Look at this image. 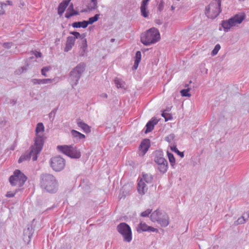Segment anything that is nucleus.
<instances>
[{"label":"nucleus","instance_id":"obj_1","mask_svg":"<svg viewBox=\"0 0 249 249\" xmlns=\"http://www.w3.org/2000/svg\"><path fill=\"white\" fill-rule=\"evenodd\" d=\"M44 131V126L42 123L37 124L36 128V137L35 144L31 147L29 153L26 155H21L19 158L18 162L21 163L24 160H29L33 157V160H36L37 159V155L41 151L44 142L45 137L44 135H41L39 133Z\"/></svg>","mask_w":249,"mask_h":249},{"label":"nucleus","instance_id":"obj_2","mask_svg":"<svg viewBox=\"0 0 249 249\" xmlns=\"http://www.w3.org/2000/svg\"><path fill=\"white\" fill-rule=\"evenodd\" d=\"M39 185L42 189L50 193H56L58 188V183L55 177L48 173H43L40 176Z\"/></svg>","mask_w":249,"mask_h":249},{"label":"nucleus","instance_id":"obj_3","mask_svg":"<svg viewBox=\"0 0 249 249\" xmlns=\"http://www.w3.org/2000/svg\"><path fill=\"white\" fill-rule=\"evenodd\" d=\"M160 38V32L155 27L151 28L141 35V41L146 46L157 42Z\"/></svg>","mask_w":249,"mask_h":249},{"label":"nucleus","instance_id":"obj_4","mask_svg":"<svg viewBox=\"0 0 249 249\" xmlns=\"http://www.w3.org/2000/svg\"><path fill=\"white\" fill-rule=\"evenodd\" d=\"M246 14L244 13H240L235 15L228 20H222V27L225 32H227L231 27L235 26L237 24H240L246 18Z\"/></svg>","mask_w":249,"mask_h":249},{"label":"nucleus","instance_id":"obj_5","mask_svg":"<svg viewBox=\"0 0 249 249\" xmlns=\"http://www.w3.org/2000/svg\"><path fill=\"white\" fill-rule=\"evenodd\" d=\"M86 65L84 62H81L72 69L69 73V80L73 83L72 86L77 85L82 74L85 71Z\"/></svg>","mask_w":249,"mask_h":249},{"label":"nucleus","instance_id":"obj_6","mask_svg":"<svg viewBox=\"0 0 249 249\" xmlns=\"http://www.w3.org/2000/svg\"><path fill=\"white\" fill-rule=\"evenodd\" d=\"M221 0H213L205 8V15L211 19L216 18L221 12Z\"/></svg>","mask_w":249,"mask_h":249},{"label":"nucleus","instance_id":"obj_7","mask_svg":"<svg viewBox=\"0 0 249 249\" xmlns=\"http://www.w3.org/2000/svg\"><path fill=\"white\" fill-rule=\"evenodd\" d=\"M57 148L59 151L72 159H79L81 157V152L76 146L71 145H58Z\"/></svg>","mask_w":249,"mask_h":249},{"label":"nucleus","instance_id":"obj_8","mask_svg":"<svg viewBox=\"0 0 249 249\" xmlns=\"http://www.w3.org/2000/svg\"><path fill=\"white\" fill-rule=\"evenodd\" d=\"M27 177L19 170H16L13 175L9 177V181L12 186L18 185L19 187L23 186Z\"/></svg>","mask_w":249,"mask_h":249},{"label":"nucleus","instance_id":"obj_9","mask_svg":"<svg viewBox=\"0 0 249 249\" xmlns=\"http://www.w3.org/2000/svg\"><path fill=\"white\" fill-rule=\"evenodd\" d=\"M155 155L154 161L158 165L157 169L161 173H165L167 171L168 162L163 158V152L161 150L156 151Z\"/></svg>","mask_w":249,"mask_h":249},{"label":"nucleus","instance_id":"obj_10","mask_svg":"<svg viewBox=\"0 0 249 249\" xmlns=\"http://www.w3.org/2000/svg\"><path fill=\"white\" fill-rule=\"evenodd\" d=\"M117 230L123 237L124 241L130 242L132 240V231L130 227L126 223L122 222L117 226Z\"/></svg>","mask_w":249,"mask_h":249},{"label":"nucleus","instance_id":"obj_11","mask_svg":"<svg viewBox=\"0 0 249 249\" xmlns=\"http://www.w3.org/2000/svg\"><path fill=\"white\" fill-rule=\"evenodd\" d=\"M65 166V160L60 156L51 159V166L56 172L61 171Z\"/></svg>","mask_w":249,"mask_h":249},{"label":"nucleus","instance_id":"obj_12","mask_svg":"<svg viewBox=\"0 0 249 249\" xmlns=\"http://www.w3.org/2000/svg\"><path fill=\"white\" fill-rule=\"evenodd\" d=\"M34 232V229L32 226H28L27 229H25L23 231V240L27 244H28L33 236Z\"/></svg>","mask_w":249,"mask_h":249},{"label":"nucleus","instance_id":"obj_13","mask_svg":"<svg viewBox=\"0 0 249 249\" xmlns=\"http://www.w3.org/2000/svg\"><path fill=\"white\" fill-rule=\"evenodd\" d=\"M158 122L159 120L156 118L153 117L145 125L146 129L144 133L146 134L152 131L154 128V126L158 124Z\"/></svg>","mask_w":249,"mask_h":249},{"label":"nucleus","instance_id":"obj_14","mask_svg":"<svg viewBox=\"0 0 249 249\" xmlns=\"http://www.w3.org/2000/svg\"><path fill=\"white\" fill-rule=\"evenodd\" d=\"M150 146V140L144 139L143 140L139 146L140 150L143 153L142 155H144L148 150Z\"/></svg>","mask_w":249,"mask_h":249},{"label":"nucleus","instance_id":"obj_15","mask_svg":"<svg viewBox=\"0 0 249 249\" xmlns=\"http://www.w3.org/2000/svg\"><path fill=\"white\" fill-rule=\"evenodd\" d=\"M157 222L161 227H167L169 223V217L167 213L163 212Z\"/></svg>","mask_w":249,"mask_h":249},{"label":"nucleus","instance_id":"obj_16","mask_svg":"<svg viewBox=\"0 0 249 249\" xmlns=\"http://www.w3.org/2000/svg\"><path fill=\"white\" fill-rule=\"evenodd\" d=\"M75 43V40L73 38L72 36H69L67 38V41L66 43V46L64 49L65 52H68L71 50L72 47L74 46Z\"/></svg>","mask_w":249,"mask_h":249},{"label":"nucleus","instance_id":"obj_17","mask_svg":"<svg viewBox=\"0 0 249 249\" xmlns=\"http://www.w3.org/2000/svg\"><path fill=\"white\" fill-rule=\"evenodd\" d=\"M147 190L146 184L143 181L142 178H141L138 183L137 190L139 193L142 195H144Z\"/></svg>","mask_w":249,"mask_h":249},{"label":"nucleus","instance_id":"obj_18","mask_svg":"<svg viewBox=\"0 0 249 249\" xmlns=\"http://www.w3.org/2000/svg\"><path fill=\"white\" fill-rule=\"evenodd\" d=\"M76 123L78 126L81 127L85 133H88L90 132V127L82 121L80 119H77Z\"/></svg>","mask_w":249,"mask_h":249},{"label":"nucleus","instance_id":"obj_19","mask_svg":"<svg viewBox=\"0 0 249 249\" xmlns=\"http://www.w3.org/2000/svg\"><path fill=\"white\" fill-rule=\"evenodd\" d=\"M163 212L159 210V209L156 210L154 212H153L151 215V219L153 222H155L159 220V218H160V215L162 214Z\"/></svg>","mask_w":249,"mask_h":249},{"label":"nucleus","instance_id":"obj_20","mask_svg":"<svg viewBox=\"0 0 249 249\" xmlns=\"http://www.w3.org/2000/svg\"><path fill=\"white\" fill-rule=\"evenodd\" d=\"M134 58V64L132 67L133 70L137 69L139 63L141 60V53L140 51L136 52Z\"/></svg>","mask_w":249,"mask_h":249},{"label":"nucleus","instance_id":"obj_21","mask_svg":"<svg viewBox=\"0 0 249 249\" xmlns=\"http://www.w3.org/2000/svg\"><path fill=\"white\" fill-rule=\"evenodd\" d=\"M31 82L34 84H46L48 83H51L52 82V79H32Z\"/></svg>","mask_w":249,"mask_h":249},{"label":"nucleus","instance_id":"obj_22","mask_svg":"<svg viewBox=\"0 0 249 249\" xmlns=\"http://www.w3.org/2000/svg\"><path fill=\"white\" fill-rule=\"evenodd\" d=\"M68 6V4L67 2H65L64 0H63L58 6V14L60 16L62 15L63 13L64 12L66 8Z\"/></svg>","mask_w":249,"mask_h":249},{"label":"nucleus","instance_id":"obj_23","mask_svg":"<svg viewBox=\"0 0 249 249\" xmlns=\"http://www.w3.org/2000/svg\"><path fill=\"white\" fill-rule=\"evenodd\" d=\"M87 39H83L81 40L80 43L81 52L80 53V56H84L87 50Z\"/></svg>","mask_w":249,"mask_h":249},{"label":"nucleus","instance_id":"obj_24","mask_svg":"<svg viewBox=\"0 0 249 249\" xmlns=\"http://www.w3.org/2000/svg\"><path fill=\"white\" fill-rule=\"evenodd\" d=\"M88 26V23H87L86 20H83L82 21H76L72 24V26L73 28H86Z\"/></svg>","mask_w":249,"mask_h":249},{"label":"nucleus","instance_id":"obj_25","mask_svg":"<svg viewBox=\"0 0 249 249\" xmlns=\"http://www.w3.org/2000/svg\"><path fill=\"white\" fill-rule=\"evenodd\" d=\"M71 133L72 136L74 138L77 139V140H80L85 138V135L74 129L71 130Z\"/></svg>","mask_w":249,"mask_h":249},{"label":"nucleus","instance_id":"obj_26","mask_svg":"<svg viewBox=\"0 0 249 249\" xmlns=\"http://www.w3.org/2000/svg\"><path fill=\"white\" fill-rule=\"evenodd\" d=\"M148 226L145 223H140L137 227V231L138 232L140 233L142 231H147L148 229Z\"/></svg>","mask_w":249,"mask_h":249},{"label":"nucleus","instance_id":"obj_27","mask_svg":"<svg viewBox=\"0 0 249 249\" xmlns=\"http://www.w3.org/2000/svg\"><path fill=\"white\" fill-rule=\"evenodd\" d=\"M142 180L143 179L147 183H151L153 179V177L150 174L142 173Z\"/></svg>","mask_w":249,"mask_h":249},{"label":"nucleus","instance_id":"obj_28","mask_svg":"<svg viewBox=\"0 0 249 249\" xmlns=\"http://www.w3.org/2000/svg\"><path fill=\"white\" fill-rule=\"evenodd\" d=\"M167 155L171 166L173 168H174V165H175L176 162V159L174 157V155L172 153L169 152L168 151H167Z\"/></svg>","mask_w":249,"mask_h":249},{"label":"nucleus","instance_id":"obj_29","mask_svg":"<svg viewBox=\"0 0 249 249\" xmlns=\"http://www.w3.org/2000/svg\"><path fill=\"white\" fill-rule=\"evenodd\" d=\"M171 150L177 154L181 158H183L184 156V154L183 152L179 151L178 149L177 148V145L176 144H174L173 146L170 147Z\"/></svg>","mask_w":249,"mask_h":249},{"label":"nucleus","instance_id":"obj_30","mask_svg":"<svg viewBox=\"0 0 249 249\" xmlns=\"http://www.w3.org/2000/svg\"><path fill=\"white\" fill-rule=\"evenodd\" d=\"M91 4L88 6V9L89 11H92L93 10H95L98 7V2L97 0H90Z\"/></svg>","mask_w":249,"mask_h":249},{"label":"nucleus","instance_id":"obj_31","mask_svg":"<svg viewBox=\"0 0 249 249\" xmlns=\"http://www.w3.org/2000/svg\"><path fill=\"white\" fill-rule=\"evenodd\" d=\"M100 14H95L93 17H90L89 18L88 20H86L87 23H88V25L89 24H92L94 22L97 21L99 18Z\"/></svg>","mask_w":249,"mask_h":249},{"label":"nucleus","instance_id":"obj_32","mask_svg":"<svg viewBox=\"0 0 249 249\" xmlns=\"http://www.w3.org/2000/svg\"><path fill=\"white\" fill-rule=\"evenodd\" d=\"M79 14V12L76 10L70 11L69 12L67 11V12L65 13V17L67 18H70L73 16L78 15Z\"/></svg>","mask_w":249,"mask_h":249},{"label":"nucleus","instance_id":"obj_33","mask_svg":"<svg viewBox=\"0 0 249 249\" xmlns=\"http://www.w3.org/2000/svg\"><path fill=\"white\" fill-rule=\"evenodd\" d=\"M247 221V220L244 218V216L242 215L241 217H239L237 220L234 221V225L237 226L240 224H243Z\"/></svg>","mask_w":249,"mask_h":249},{"label":"nucleus","instance_id":"obj_34","mask_svg":"<svg viewBox=\"0 0 249 249\" xmlns=\"http://www.w3.org/2000/svg\"><path fill=\"white\" fill-rule=\"evenodd\" d=\"M140 9L142 16L144 18H147L149 15V11L147 10V7H141Z\"/></svg>","mask_w":249,"mask_h":249},{"label":"nucleus","instance_id":"obj_35","mask_svg":"<svg viewBox=\"0 0 249 249\" xmlns=\"http://www.w3.org/2000/svg\"><path fill=\"white\" fill-rule=\"evenodd\" d=\"M161 116L165 119V122L171 120L173 119L172 114L165 112V111L162 112Z\"/></svg>","mask_w":249,"mask_h":249},{"label":"nucleus","instance_id":"obj_36","mask_svg":"<svg viewBox=\"0 0 249 249\" xmlns=\"http://www.w3.org/2000/svg\"><path fill=\"white\" fill-rule=\"evenodd\" d=\"M190 90V89L189 88L186 89H183L180 90V94L184 97H190L191 94L189 93Z\"/></svg>","mask_w":249,"mask_h":249},{"label":"nucleus","instance_id":"obj_37","mask_svg":"<svg viewBox=\"0 0 249 249\" xmlns=\"http://www.w3.org/2000/svg\"><path fill=\"white\" fill-rule=\"evenodd\" d=\"M175 138V135L174 133H171L170 135L165 137V140L168 142L170 143Z\"/></svg>","mask_w":249,"mask_h":249},{"label":"nucleus","instance_id":"obj_38","mask_svg":"<svg viewBox=\"0 0 249 249\" xmlns=\"http://www.w3.org/2000/svg\"><path fill=\"white\" fill-rule=\"evenodd\" d=\"M51 70V67H45L41 69V74L44 76H47L46 72Z\"/></svg>","mask_w":249,"mask_h":249},{"label":"nucleus","instance_id":"obj_39","mask_svg":"<svg viewBox=\"0 0 249 249\" xmlns=\"http://www.w3.org/2000/svg\"><path fill=\"white\" fill-rule=\"evenodd\" d=\"M220 45L218 44H216L214 48L212 51V54L213 55H216L217 53L219 51V50H220Z\"/></svg>","mask_w":249,"mask_h":249},{"label":"nucleus","instance_id":"obj_40","mask_svg":"<svg viewBox=\"0 0 249 249\" xmlns=\"http://www.w3.org/2000/svg\"><path fill=\"white\" fill-rule=\"evenodd\" d=\"M70 34L73 36H72V37L74 38L75 41L76 39L80 38V34L78 32L72 31L71 32Z\"/></svg>","mask_w":249,"mask_h":249},{"label":"nucleus","instance_id":"obj_41","mask_svg":"<svg viewBox=\"0 0 249 249\" xmlns=\"http://www.w3.org/2000/svg\"><path fill=\"white\" fill-rule=\"evenodd\" d=\"M164 2L163 0H161L158 6V11L159 12H161L164 8Z\"/></svg>","mask_w":249,"mask_h":249},{"label":"nucleus","instance_id":"obj_42","mask_svg":"<svg viewBox=\"0 0 249 249\" xmlns=\"http://www.w3.org/2000/svg\"><path fill=\"white\" fill-rule=\"evenodd\" d=\"M114 83L115 84L116 86L118 88H124V85H123V84L120 81V80L118 79H115L114 80Z\"/></svg>","mask_w":249,"mask_h":249},{"label":"nucleus","instance_id":"obj_43","mask_svg":"<svg viewBox=\"0 0 249 249\" xmlns=\"http://www.w3.org/2000/svg\"><path fill=\"white\" fill-rule=\"evenodd\" d=\"M151 212V210L147 209L146 211L142 212L141 213V216L142 217H147Z\"/></svg>","mask_w":249,"mask_h":249},{"label":"nucleus","instance_id":"obj_44","mask_svg":"<svg viewBox=\"0 0 249 249\" xmlns=\"http://www.w3.org/2000/svg\"><path fill=\"white\" fill-rule=\"evenodd\" d=\"M3 5L6 6V4H5L4 2H0V15H4L5 13L3 8Z\"/></svg>","mask_w":249,"mask_h":249},{"label":"nucleus","instance_id":"obj_45","mask_svg":"<svg viewBox=\"0 0 249 249\" xmlns=\"http://www.w3.org/2000/svg\"><path fill=\"white\" fill-rule=\"evenodd\" d=\"M158 231H158V230L157 229L154 228H153L152 227H151V226H149L148 229H147V231L158 232Z\"/></svg>","mask_w":249,"mask_h":249},{"label":"nucleus","instance_id":"obj_46","mask_svg":"<svg viewBox=\"0 0 249 249\" xmlns=\"http://www.w3.org/2000/svg\"><path fill=\"white\" fill-rule=\"evenodd\" d=\"M150 0H143L141 3V7H147L148 2Z\"/></svg>","mask_w":249,"mask_h":249},{"label":"nucleus","instance_id":"obj_47","mask_svg":"<svg viewBox=\"0 0 249 249\" xmlns=\"http://www.w3.org/2000/svg\"><path fill=\"white\" fill-rule=\"evenodd\" d=\"M16 194V192L14 193H11V192H7L6 194V196L7 197H12L15 196Z\"/></svg>","mask_w":249,"mask_h":249},{"label":"nucleus","instance_id":"obj_48","mask_svg":"<svg viewBox=\"0 0 249 249\" xmlns=\"http://www.w3.org/2000/svg\"><path fill=\"white\" fill-rule=\"evenodd\" d=\"M243 215L244 216V218L248 221L249 218V210L245 212Z\"/></svg>","mask_w":249,"mask_h":249},{"label":"nucleus","instance_id":"obj_49","mask_svg":"<svg viewBox=\"0 0 249 249\" xmlns=\"http://www.w3.org/2000/svg\"><path fill=\"white\" fill-rule=\"evenodd\" d=\"M12 43L10 42H6L4 43L3 44V46L5 48L9 49L11 47Z\"/></svg>","mask_w":249,"mask_h":249},{"label":"nucleus","instance_id":"obj_50","mask_svg":"<svg viewBox=\"0 0 249 249\" xmlns=\"http://www.w3.org/2000/svg\"><path fill=\"white\" fill-rule=\"evenodd\" d=\"M73 10H75L74 9V8H73V3H71L67 9V11L69 12V11H73Z\"/></svg>","mask_w":249,"mask_h":249},{"label":"nucleus","instance_id":"obj_51","mask_svg":"<svg viewBox=\"0 0 249 249\" xmlns=\"http://www.w3.org/2000/svg\"><path fill=\"white\" fill-rule=\"evenodd\" d=\"M86 36V34H80V38L81 39V40H83V39H86V38H85Z\"/></svg>","mask_w":249,"mask_h":249},{"label":"nucleus","instance_id":"obj_52","mask_svg":"<svg viewBox=\"0 0 249 249\" xmlns=\"http://www.w3.org/2000/svg\"><path fill=\"white\" fill-rule=\"evenodd\" d=\"M155 23L159 25H161L162 23V21L160 19H157L155 20Z\"/></svg>","mask_w":249,"mask_h":249},{"label":"nucleus","instance_id":"obj_53","mask_svg":"<svg viewBox=\"0 0 249 249\" xmlns=\"http://www.w3.org/2000/svg\"><path fill=\"white\" fill-rule=\"evenodd\" d=\"M35 55L36 57H41L42 56V54L40 52H36Z\"/></svg>","mask_w":249,"mask_h":249},{"label":"nucleus","instance_id":"obj_54","mask_svg":"<svg viewBox=\"0 0 249 249\" xmlns=\"http://www.w3.org/2000/svg\"><path fill=\"white\" fill-rule=\"evenodd\" d=\"M100 97H101L102 98H107V93H102L100 95Z\"/></svg>","mask_w":249,"mask_h":249},{"label":"nucleus","instance_id":"obj_55","mask_svg":"<svg viewBox=\"0 0 249 249\" xmlns=\"http://www.w3.org/2000/svg\"><path fill=\"white\" fill-rule=\"evenodd\" d=\"M5 4H6L7 5H12V1L11 0H7L6 1V3H4Z\"/></svg>","mask_w":249,"mask_h":249},{"label":"nucleus","instance_id":"obj_56","mask_svg":"<svg viewBox=\"0 0 249 249\" xmlns=\"http://www.w3.org/2000/svg\"><path fill=\"white\" fill-rule=\"evenodd\" d=\"M55 110H53L50 114H49V116L50 117H51L52 116H53V114L54 115L55 114Z\"/></svg>","mask_w":249,"mask_h":249},{"label":"nucleus","instance_id":"obj_57","mask_svg":"<svg viewBox=\"0 0 249 249\" xmlns=\"http://www.w3.org/2000/svg\"><path fill=\"white\" fill-rule=\"evenodd\" d=\"M71 0H64V1H65V2H67L68 5L70 3Z\"/></svg>","mask_w":249,"mask_h":249},{"label":"nucleus","instance_id":"obj_58","mask_svg":"<svg viewBox=\"0 0 249 249\" xmlns=\"http://www.w3.org/2000/svg\"><path fill=\"white\" fill-rule=\"evenodd\" d=\"M115 41V39L114 38H111V40H110V42H114Z\"/></svg>","mask_w":249,"mask_h":249},{"label":"nucleus","instance_id":"obj_59","mask_svg":"<svg viewBox=\"0 0 249 249\" xmlns=\"http://www.w3.org/2000/svg\"><path fill=\"white\" fill-rule=\"evenodd\" d=\"M170 110V109L169 108H166L165 111H169Z\"/></svg>","mask_w":249,"mask_h":249},{"label":"nucleus","instance_id":"obj_60","mask_svg":"<svg viewBox=\"0 0 249 249\" xmlns=\"http://www.w3.org/2000/svg\"><path fill=\"white\" fill-rule=\"evenodd\" d=\"M16 101H15L14 100H13L12 101V103H13V104H16Z\"/></svg>","mask_w":249,"mask_h":249},{"label":"nucleus","instance_id":"obj_61","mask_svg":"<svg viewBox=\"0 0 249 249\" xmlns=\"http://www.w3.org/2000/svg\"><path fill=\"white\" fill-rule=\"evenodd\" d=\"M171 8H172V10H174L175 8L173 6H172Z\"/></svg>","mask_w":249,"mask_h":249},{"label":"nucleus","instance_id":"obj_62","mask_svg":"<svg viewBox=\"0 0 249 249\" xmlns=\"http://www.w3.org/2000/svg\"><path fill=\"white\" fill-rule=\"evenodd\" d=\"M20 5L23 6L24 5V3H20Z\"/></svg>","mask_w":249,"mask_h":249},{"label":"nucleus","instance_id":"obj_63","mask_svg":"<svg viewBox=\"0 0 249 249\" xmlns=\"http://www.w3.org/2000/svg\"><path fill=\"white\" fill-rule=\"evenodd\" d=\"M86 11H86V10H82V12H86Z\"/></svg>","mask_w":249,"mask_h":249},{"label":"nucleus","instance_id":"obj_64","mask_svg":"<svg viewBox=\"0 0 249 249\" xmlns=\"http://www.w3.org/2000/svg\"><path fill=\"white\" fill-rule=\"evenodd\" d=\"M11 149H12V150H13L14 149V148H13V147H12Z\"/></svg>","mask_w":249,"mask_h":249}]
</instances>
